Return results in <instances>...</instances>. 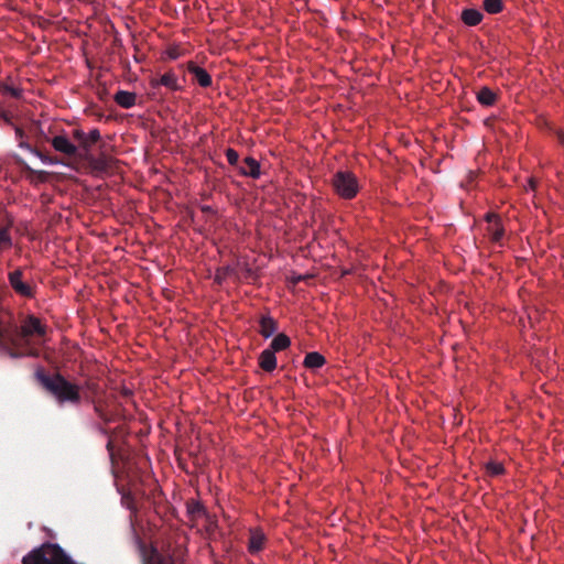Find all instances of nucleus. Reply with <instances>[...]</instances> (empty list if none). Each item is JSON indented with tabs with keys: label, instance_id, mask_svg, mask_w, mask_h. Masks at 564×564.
<instances>
[{
	"label": "nucleus",
	"instance_id": "16",
	"mask_svg": "<svg viewBox=\"0 0 564 564\" xmlns=\"http://www.w3.org/2000/svg\"><path fill=\"white\" fill-rule=\"evenodd\" d=\"M462 21L469 26L479 24L482 20V13L474 8L465 9L462 12Z\"/></svg>",
	"mask_w": 564,
	"mask_h": 564
},
{
	"label": "nucleus",
	"instance_id": "8",
	"mask_svg": "<svg viewBox=\"0 0 564 564\" xmlns=\"http://www.w3.org/2000/svg\"><path fill=\"white\" fill-rule=\"evenodd\" d=\"M267 538L264 532L259 528L250 529V538L248 543V551L256 554L263 550Z\"/></svg>",
	"mask_w": 564,
	"mask_h": 564
},
{
	"label": "nucleus",
	"instance_id": "20",
	"mask_svg": "<svg viewBox=\"0 0 564 564\" xmlns=\"http://www.w3.org/2000/svg\"><path fill=\"white\" fill-rule=\"evenodd\" d=\"M187 511H188L189 516L193 519H196V518H199V517L207 518V514H206L203 506L199 502H192V503H189L187 506Z\"/></svg>",
	"mask_w": 564,
	"mask_h": 564
},
{
	"label": "nucleus",
	"instance_id": "25",
	"mask_svg": "<svg viewBox=\"0 0 564 564\" xmlns=\"http://www.w3.org/2000/svg\"><path fill=\"white\" fill-rule=\"evenodd\" d=\"M165 56L170 59H177L181 56L180 48L177 46L169 47L165 51Z\"/></svg>",
	"mask_w": 564,
	"mask_h": 564
},
{
	"label": "nucleus",
	"instance_id": "22",
	"mask_svg": "<svg viewBox=\"0 0 564 564\" xmlns=\"http://www.w3.org/2000/svg\"><path fill=\"white\" fill-rule=\"evenodd\" d=\"M31 153H32L33 155H35L36 158H39L43 164H46V165H55V164H58V163H59V161H58V160L53 159V158H51V156H48V155H45V154L41 153V152H40V151H37V150H31Z\"/></svg>",
	"mask_w": 564,
	"mask_h": 564
},
{
	"label": "nucleus",
	"instance_id": "14",
	"mask_svg": "<svg viewBox=\"0 0 564 564\" xmlns=\"http://www.w3.org/2000/svg\"><path fill=\"white\" fill-rule=\"evenodd\" d=\"M10 283L12 288L20 294L29 296L31 295V289L28 284L23 283L22 274L19 271L10 273Z\"/></svg>",
	"mask_w": 564,
	"mask_h": 564
},
{
	"label": "nucleus",
	"instance_id": "15",
	"mask_svg": "<svg viewBox=\"0 0 564 564\" xmlns=\"http://www.w3.org/2000/svg\"><path fill=\"white\" fill-rule=\"evenodd\" d=\"M276 322L270 315H264L260 318L259 333L264 337L269 338L276 332Z\"/></svg>",
	"mask_w": 564,
	"mask_h": 564
},
{
	"label": "nucleus",
	"instance_id": "29",
	"mask_svg": "<svg viewBox=\"0 0 564 564\" xmlns=\"http://www.w3.org/2000/svg\"><path fill=\"white\" fill-rule=\"evenodd\" d=\"M20 147H21V148H23V149H25V150H28V151H30V152H31V150H34V149H33V148H31L28 143H23V142H22V143H20Z\"/></svg>",
	"mask_w": 564,
	"mask_h": 564
},
{
	"label": "nucleus",
	"instance_id": "6",
	"mask_svg": "<svg viewBox=\"0 0 564 564\" xmlns=\"http://www.w3.org/2000/svg\"><path fill=\"white\" fill-rule=\"evenodd\" d=\"M187 70L194 76V79L200 87L206 88L212 85V77L208 72L205 68L196 65L194 62L187 63Z\"/></svg>",
	"mask_w": 564,
	"mask_h": 564
},
{
	"label": "nucleus",
	"instance_id": "9",
	"mask_svg": "<svg viewBox=\"0 0 564 564\" xmlns=\"http://www.w3.org/2000/svg\"><path fill=\"white\" fill-rule=\"evenodd\" d=\"M488 223V234L492 241H500L503 237L505 230L501 226V220L496 214H488L486 216Z\"/></svg>",
	"mask_w": 564,
	"mask_h": 564
},
{
	"label": "nucleus",
	"instance_id": "21",
	"mask_svg": "<svg viewBox=\"0 0 564 564\" xmlns=\"http://www.w3.org/2000/svg\"><path fill=\"white\" fill-rule=\"evenodd\" d=\"M486 470L491 476H499L503 474L505 467L500 462L491 460L486 464Z\"/></svg>",
	"mask_w": 564,
	"mask_h": 564
},
{
	"label": "nucleus",
	"instance_id": "30",
	"mask_svg": "<svg viewBox=\"0 0 564 564\" xmlns=\"http://www.w3.org/2000/svg\"><path fill=\"white\" fill-rule=\"evenodd\" d=\"M534 186H535V184H534L533 180H530L529 181V188L530 189H534Z\"/></svg>",
	"mask_w": 564,
	"mask_h": 564
},
{
	"label": "nucleus",
	"instance_id": "28",
	"mask_svg": "<svg viewBox=\"0 0 564 564\" xmlns=\"http://www.w3.org/2000/svg\"><path fill=\"white\" fill-rule=\"evenodd\" d=\"M32 173L35 174L40 181L46 180L47 172L45 171H32Z\"/></svg>",
	"mask_w": 564,
	"mask_h": 564
},
{
	"label": "nucleus",
	"instance_id": "2",
	"mask_svg": "<svg viewBox=\"0 0 564 564\" xmlns=\"http://www.w3.org/2000/svg\"><path fill=\"white\" fill-rule=\"evenodd\" d=\"M36 378L59 404H78L80 402V387L69 382L62 375L47 376L42 371H37Z\"/></svg>",
	"mask_w": 564,
	"mask_h": 564
},
{
	"label": "nucleus",
	"instance_id": "7",
	"mask_svg": "<svg viewBox=\"0 0 564 564\" xmlns=\"http://www.w3.org/2000/svg\"><path fill=\"white\" fill-rule=\"evenodd\" d=\"M73 137L84 149L88 150L100 139V132L98 129H93L88 133H85L83 130L76 129L73 131Z\"/></svg>",
	"mask_w": 564,
	"mask_h": 564
},
{
	"label": "nucleus",
	"instance_id": "19",
	"mask_svg": "<svg viewBox=\"0 0 564 564\" xmlns=\"http://www.w3.org/2000/svg\"><path fill=\"white\" fill-rule=\"evenodd\" d=\"M484 9L490 14H496L502 11V0H484Z\"/></svg>",
	"mask_w": 564,
	"mask_h": 564
},
{
	"label": "nucleus",
	"instance_id": "18",
	"mask_svg": "<svg viewBox=\"0 0 564 564\" xmlns=\"http://www.w3.org/2000/svg\"><path fill=\"white\" fill-rule=\"evenodd\" d=\"M291 345L290 338L285 334H278L271 341L270 349L280 351L289 348Z\"/></svg>",
	"mask_w": 564,
	"mask_h": 564
},
{
	"label": "nucleus",
	"instance_id": "23",
	"mask_svg": "<svg viewBox=\"0 0 564 564\" xmlns=\"http://www.w3.org/2000/svg\"><path fill=\"white\" fill-rule=\"evenodd\" d=\"M11 247V238L7 228H0V251Z\"/></svg>",
	"mask_w": 564,
	"mask_h": 564
},
{
	"label": "nucleus",
	"instance_id": "24",
	"mask_svg": "<svg viewBox=\"0 0 564 564\" xmlns=\"http://www.w3.org/2000/svg\"><path fill=\"white\" fill-rule=\"evenodd\" d=\"M150 561L151 564H173L170 557L162 556L159 553H153Z\"/></svg>",
	"mask_w": 564,
	"mask_h": 564
},
{
	"label": "nucleus",
	"instance_id": "11",
	"mask_svg": "<svg viewBox=\"0 0 564 564\" xmlns=\"http://www.w3.org/2000/svg\"><path fill=\"white\" fill-rule=\"evenodd\" d=\"M260 367L268 372L273 371L276 368L275 351L272 349H264L259 357Z\"/></svg>",
	"mask_w": 564,
	"mask_h": 564
},
{
	"label": "nucleus",
	"instance_id": "5",
	"mask_svg": "<svg viewBox=\"0 0 564 564\" xmlns=\"http://www.w3.org/2000/svg\"><path fill=\"white\" fill-rule=\"evenodd\" d=\"M51 144L55 151L64 153L66 155H74L77 152L76 145L70 142V140L66 135H55L51 140Z\"/></svg>",
	"mask_w": 564,
	"mask_h": 564
},
{
	"label": "nucleus",
	"instance_id": "10",
	"mask_svg": "<svg viewBox=\"0 0 564 564\" xmlns=\"http://www.w3.org/2000/svg\"><path fill=\"white\" fill-rule=\"evenodd\" d=\"M240 172L246 176L259 178L261 174L260 163L256 159L248 156L243 160Z\"/></svg>",
	"mask_w": 564,
	"mask_h": 564
},
{
	"label": "nucleus",
	"instance_id": "13",
	"mask_svg": "<svg viewBox=\"0 0 564 564\" xmlns=\"http://www.w3.org/2000/svg\"><path fill=\"white\" fill-rule=\"evenodd\" d=\"M325 364H326L325 357L317 351H312V352L306 354V356L304 357V360H303L304 367L307 369H311V370H317V369L322 368Z\"/></svg>",
	"mask_w": 564,
	"mask_h": 564
},
{
	"label": "nucleus",
	"instance_id": "17",
	"mask_svg": "<svg viewBox=\"0 0 564 564\" xmlns=\"http://www.w3.org/2000/svg\"><path fill=\"white\" fill-rule=\"evenodd\" d=\"M477 100L482 106H492L496 101V94L488 87H482L477 93Z\"/></svg>",
	"mask_w": 564,
	"mask_h": 564
},
{
	"label": "nucleus",
	"instance_id": "26",
	"mask_svg": "<svg viewBox=\"0 0 564 564\" xmlns=\"http://www.w3.org/2000/svg\"><path fill=\"white\" fill-rule=\"evenodd\" d=\"M226 158L230 164H236L238 162L239 155L234 149H227Z\"/></svg>",
	"mask_w": 564,
	"mask_h": 564
},
{
	"label": "nucleus",
	"instance_id": "27",
	"mask_svg": "<svg viewBox=\"0 0 564 564\" xmlns=\"http://www.w3.org/2000/svg\"><path fill=\"white\" fill-rule=\"evenodd\" d=\"M3 90H4V93H7L15 98H19L21 96V89L12 87V86H4Z\"/></svg>",
	"mask_w": 564,
	"mask_h": 564
},
{
	"label": "nucleus",
	"instance_id": "12",
	"mask_svg": "<svg viewBox=\"0 0 564 564\" xmlns=\"http://www.w3.org/2000/svg\"><path fill=\"white\" fill-rule=\"evenodd\" d=\"M117 105L124 109L132 108L137 101V95L127 90H119L113 97Z\"/></svg>",
	"mask_w": 564,
	"mask_h": 564
},
{
	"label": "nucleus",
	"instance_id": "1",
	"mask_svg": "<svg viewBox=\"0 0 564 564\" xmlns=\"http://www.w3.org/2000/svg\"><path fill=\"white\" fill-rule=\"evenodd\" d=\"M46 326L35 316H29L21 325L20 334L8 312L0 311V351H7L10 357L18 358L20 355L12 352L11 347H18L21 339L29 340L32 337H44Z\"/></svg>",
	"mask_w": 564,
	"mask_h": 564
},
{
	"label": "nucleus",
	"instance_id": "4",
	"mask_svg": "<svg viewBox=\"0 0 564 564\" xmlns=\"http://www.w3.org/2000/svg\"><path fill=\"white\" fill-rule=\"evenodd\" d=\"M150 85L152 88L164 86L172 91H176L181 88L178 78L174 72H166L160 78H152Z\"/></svg>",
	"mask_w": 564,
	"mask_h": 564
},
{
	"label": "nucleus",
	"instance_id": "3",
	"mask_svg": "<svg viewBox=\"0 0 564 564\" xmlns=\"http://www.w3.org/2000/svg\"><path fill=\"white\" fill-rule=\"evenodd\" d=\"M333 187L335 192L345 199L354 198L359 191L357 177L349 171H338L335 173Z\"/></svg>",
	"mask_w": 564,
	"mask_h": 564
}]
</instances>
